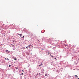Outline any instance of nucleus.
<instances>
[{
	"mask_svg": "<svg viewBox=\"0 0 79 79\" xmlns=\"http://www.w3.org/2000/svg\"><path fill=\"white\" fill-rule=\"evenodd\" d=\"M28 47L29 48H31V47H31L32 48H33V46L31 44H30V45L28 46Z\"/></svg>",
	"mask_w": 79,
	"mask_h": 79,
	"instance_id": "obj_1",
	"label": "nucleus"
},
{
	"mask_svg": "<svg viewBox=\"0 0 79 79\" xmlns=\"http://www.w3.org/2000/svg\"><path fill=\"white\" fill-rule=\"evenodd\" d=\"M19 35H20V37H21L22 36V34H19Z\"/></svg>",
	"mask_w": 79,
	"mask_h": 79,
	"instance_id": "obj_2",
	"label": "nucleus"
},
{
	"mask_svg": "<svg viewBox=\"0 0 79 79\" xmlns=\"http://www.w3.org/2000/svg\"><path fill=\"white\" fill-rule=\"evenodd\" d=\"M5 59L6 60H9V59L8 58H6Z\"/></svg>",
	"mask_w": 79,
	"mask_h": 79,
	"instance_id": "obj_3",
	"label": "nucleus"
},
{
	"mask_svg": "<svg viewBox=\"0 0 79 79\" xmlns=\"http://www.w3.org/2000/svg\"><path fill=\"white\" fill-rule=\"evenodd\" d=\"M14 60H17V59H16V58H14Z\"/></svg>",
	"mask_w": 79,
	"mask_h": 79,
	"instance_id": "obj_4",
	"label": "nucleus"
},
{
	"mask_svg": "<svg viewBox=\"0 0 79 79\" xmlns=\"http://www.w3.org/2000/svg\"><path fill=\"white\" fill-rule=\"evenodd\" d=\"M75 77H76V79H77V78L78 77L77 75H75Z\"/></svg>",
	"mask_w": 79,
	"mask_h": 79,
	"instance_id": "obj_5",
	"label": "nucleus"
},
{
	"mask_svg": "<svg viewBox=\"0 0 79 79\" xmlns=\"http://www.w3.org/2000/svg\"><path fill=\"white\" fill-rule=\"evenodd\" d=\"M48 76V75H47V74H45V76Z\"/></svg>",
	"mask_w": 79,
	"mask_h": 79,
	"instance_id": "obj_6",
	"label": "nucleus"
},
{
	"mask_svg": "<svg viewBox=\"0 0 79 79\" xmlns=\"http://www.w3.org/2000/svg\"><path fill=\"white\" fill-rule=\"evenodd\" d=\"M26 48H27V49H28V48H29V47H28V46H27V47H26Z\"/></svg>",
	"mask_w": 79,
	"mask_h": 79,
	"instance_id": "obj_7",
	"label": "nucleus"
},
{
	"mask_svg": "<svg viewBox=\"0 0 79 79\" xmlns=\"http://www.w3.org/2000/svg\"><path fill=\"white\" fill-rule=\"evenodd\" d=\"M22 38H24V36H23Z\"/></svg>",
	"mask_w": 79,
	"mask_h": 79,
	"instance_id": "obj_8",
	"label": "nucleus"
},
{
	"mask_svg": "<svg viewBox=\"0 0 79 79\" xmlns=\"http://www.w3.org/2000/svg\"><path fill=\"white\" fill-rule=\"evenodd\" d=\"M48 55H50V52L48 53Z\"/></svg>",
	"mask_w": 79,
	"mask_h": 79,
	"instance_id": "obj_9",
	"label": "nucleus"
},
{
	"mask_svg": "<svg viewBox=\"0 0 79 79\" xmlns=\"http://www.w3.org/2000/svg\"><path fill=\"white\" fill-rule=\"evenodd\" d=\"M10 66H11V65H9V67H10Z\"/></svg>",
	"mask_w": 79,
	"mask_h": 79,
	"instance_id": "obj_10",
	"label": "nucleus"
},
{
	"mask_svg": "<svg viewBox=\"0 0 79 79\" xmlns=\"http://www.w3.org/2000/svg\"><path fill=\"white\" fill-rule=\"evenodd\" d=\"M6 52H8V50H7L6 51Z\"/></svg>",
	"mask_w": 79,
	"mask_h": 79,
	"instance_id": "obj_11",
	"label": "nucleus"
},
{
	"mask_svg": "<svg viewBox=\"0 0 79 79\" xmlns=\"http://www.w3.org/2000/svg\"><path fill=\"white\" fill-rule=\"evenodd\" d=\"M41 65H42V64L40 65H39V66H41Z\"/></svg>",
	"mask_w": 79,
	"mask_h": 79,
	"instance_id": "obj_12",
	"label": "nucleus"
},
{
	"mask_svg": "<svg viewBox=\"0 0 79 79\" xmlns=\"http://www.w3.org/2000/svg\"><path fill=\"white\" fill-rule=\"evenodd\" d=\"M54 59H55V60L56 59V58H54Z\"/></svg>",
	"mask_w": 79,
	"mask_h": 79,
	"instance_id": "obj_13",
	"label": "nucleus"
},
{
	"mask_svg": "<svg viewBox=\"0 0 79 79\" xmlns=\"http://www.w3.org/2000/svg\"><path fill=\"white\" fill-rule=\"evenodd\" d=\"M22 71H23V72H24V71H23V70H22Z\"/></svg>",
	"mask_w": 79,
	"mask_h": 79,
	"instance_id": "obj_14",
	"label": "nucleus"
},
{
	"mask_svg": "<svg viewBox=\"0 0 79 79\" xmlns=\"http://www.w3.org/2000/svg\"><path fill=\"white\" fill-rule=\"evenodd\" d=\"M42 50H44V49H42Z\"/></svg>",
	"mask_w": 79,
	"mask_h": 79,
	"instance_id": "obj_15",
	"label": "nucleus"
},
{
	"mask_svg": "<svg viewBox=\"0 0 79 79\" xmlns=\"http://www.w3.org/2000/svg\"><path fill=\"white\" fill-rule=\"evenodd\" d=\"M13 45V46L14 45Z\"/></svg>",
	"mask_w": 79,
	"mask_h": 79,
	"instance_id": "obj_16",
	"label": "nucleus"
},
{
	"mask_svg": "<svg viewBox=\"0 0 79 79\" xmlns=\"http://www.w3.org/2000/svg\"><path fill=\"white\" fill-rule=\"evenodd\" d=\"M0 31H2V30L0 29Z\"/></svg>",
	"mask_w": 79,
	"mask_h": 79,
	"instance_id": "obj_17",
	"label": "nucleus"
},
{
	"mask_svg": "<svg viewBox=\"0 0 79 79\" xmlns=\"http://www.w3.org/2000/svg\"><path fill=\"white\" fill-rule=\"evenodd\" d=\"M52 56V57H53V56Z\"/></svg>",
	"mask_w": 79,
	"mask_h": 79,
	"instance_id": "obj_18",
	"label": "nucleus"
},
{
	"mask_svg": "<svg viewBox=\"0 0 79 79\" xmlns=\"http://www.w3.org/2000/svg\"><path fill=\"white\" fill-rule=\"evenodd\" d=\"M15 42H16V41H15Z\"/></svg>",
	"mask_w": 79,
	"mask_h": 79,
	"instance_id": "obj_19",
	"label": "nucleus"
},
{
	"mask_svg": "<svg viewBox=\"0 0 79 79\" xmlns=\"http://www.w3.org/2000/svg\"><path fill=\"white\" fill-rule=\"evenodd\" d=\"M22 74H23V73H22Z\"/></svg>",
	"mask_w": 79,
	"mask_h": 79,
	"instance_id": "obj_20",
	"label": "nucleus"
},
{
	"mask_svg": "<svg viewBox=\"0 0 79 79\" xmlns=\"http://www.w3.org/2000/svg\"><path fill=\"white\" fill-rule=\"evenodd\" d=\"M77 79H79V78H77Z\"/></svg>",
	"mask_w": 79,
	"mask_h": 79,
	"instance_id": "obj_21",
	"label": "nucleus"
}]
</instances>
